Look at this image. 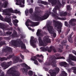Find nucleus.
<instances>
[{
  "mask_svg": "<svg viewBox=\"0 0 76 76\" xmlns=\"http://www.w3.org/2000/svg\"><path fill=\"white\" fill-rule=\"evenodd\" d=\"M8 3L7 1H5L4 2L3 4H2L1 2H0V12H2L4 13H5L6 15H8V16H10L11 14L10 13H14V11L13 10L12 8H10L7 9L6 10H3L1 9V7H6L7 6Z\"/></svg>",
  "mask_w": 76,
  "mask_h": 76,
  "instance_id": "obj_1",
  "label": "nucleus"
},
{
  "mask_svg": "<svg viewBox=\"0 0 76 76\" xmlns=\"http://www.w3.org/2000/svg\"><path fill=\"white\" fill-rule=\"evenodd\" d=\"M48 1L49 3H51L52 6H55L56 4L57 5L55 7V8L53 10V12H52L53 13H56L57 9H59V7L61 6V4H60V1L58 0H48Z\"/></svg>",
  "mask_w": 76,
  "mask_h": 76,
  "instance_id": "obj_2",
  "label": "nucleus"
},
{
  "mask_svg": "<svg viewBox=\"0 0 76 76\" xmlns=\"http://www.w3.org/2000/svg\"><path fill=\"white\" fill-rule=\"evenodd\" d=\"M65 59V58L63 56H60V57H57L56 58V56H54L53 57H52L51 58L50 60V63H46L45 64V65H48L49 66L50 64H51L53 67H56L57 66V65L56 63H57L56 61V60H57V59Z\"/></svg>",
  "mask_w": 76,
  "mask_h": 76,
  "instance_id": "obj_3",
  "label": "nucleus"
},
{
  "mask_svg": "<svg viewBox=\"0 0 76 76\" xmlns=\"http://www.w3.org/2000/svg\"><path fill=\"white\" fill-rule=\"evenodd\" d=\"M11 44L15 47L21 46V48L22 49L26 48V47L25 44L20 41V39H18L17 40H13L11 41Z\"/></svg>",
  "mask_w": 76,
  "mask_h": 76,
  "instance_id": "obj_4",
  "label": "nucleus"
},
{
  "mask_svg": "<svg viewBox=\"0 0 76 76\" xmlns=\"http://www.w3.org/2000/svg\"><path fill=\"white\" fill-rule=\"evenodd\" d=\"M51 11H47L45 12L44 16L42 17L41 15H38L37 17V19L38 20H42L44 19H47L48 18L49 16V15L51 14Z\"/></svg>",
  "mask_w": 76,
  "mask_h": 76,
  "instance_id": "obj_5",
  "label": "nucleus"
},
{
  "mask_svg": "<svg viewBox=\"0 0 76 76\" xmlns=\"http://www.w3.org/2000/svg\"><path fill=\"white\" fill-rule=\"evenodd\" d=\"M71 60L74 61H76V57L74 56H73L72 55H69V58L66 59V61L69 63L70 65H71V66H75V64L71 61Z\"/></svg>",
  "mask_w": 76,
  "mask_h": 76,
  "instance_id": "obj_6",
  "label": "nucleus"
},
{
  "mask_svg": "<svg viewBox=\"0 0 76 76\" xmlns=\"http://www.w3.org/2000/svg\"><path fill=\"white\" fill-rule=\"evenodd\" d=\"M71 60L74 61H76V57L74 56H73L72 55H69V58L66 59V61L69 63L70 65H71V66H75V64L71 61Z\"/></svg>",
  "mask_w": 76,
  "mask_h": 76,
  "instance_id": "obj_7",
  "label": "nucleus"
},
{
  "mask_svg": "<svg viewBox=\"0 0 76 76\" xmlns=\"http://www.w3.org/2000/svg\"><path fill=\"white\" fill-rule=\"evenodd\" d=\"M48 30L50 34H53V37H56V34L54 32V29L53 27L50 24H48L47 26Z\"/></svg>",
  "mask_w": 76,
  "mask_h": 76,
  "instance_id": "obj_8",
  "label": "nucleus"
},
{
  "mask_svg": "<svg viewBox=\"0 0 76 76\" xmlns=\"http://www.w3.org/2000/svg\"><path fill=\"white\" fill-rule=\"evenodd\" d=\"M60 70L58 68H56L53 70H50L49 71V73L50 74L51 76H56V75L57 73L59 72Z\"/></svg>",
  "mask_w": 76,
  "mask_h": 76,
  "instance_id": "obj_9",
  "label": "nucleus"
},
{
  "mask_svg": "<svg viewBox=\"0 0 76 76\" xmlns=\"http://www.w3.org/2000/svg\"><path fill=\"white\" fill-rule=\"evenodd\" d=\"M53 25L55 26V27L57 28L58 29H59V27H61L63 24L61 22L59 21H57L55 20H53Z\"/></svg>",
  "mask_w": 76,
  "mask_h": 76,
  "instance_id": "obj_10",
  "label": "nucleus"
},
{
  "mask_svg": "<svg viewBox=\"0 0 76 76\" xmlns=\"http://www.w3.org/2000/svg\"><path fill=\"white\" fill-rule=\"evenodd\" d=\"M16 1L17 2L15 4L16 5H18L20 6L21 7H23L25 6L24 4H25V1L23 0L22 2V1L21 0H15V1Z\"/></svg>",
  "mask_w": 76,
  "mask_h": 76,
  "instance_id": "obj_11",
  "label": "nucleus"
},
{
  "mask_svg": "<svg viewBox=\"0 0 76 76\" xmlns=\"http://www.w3.org/2000/svg\"><path fill=\"white\" fill-rule=\"evenodd\" d=\"M33 39L34 37H31L30 40L31 45V46H32L33 47H36V45H35V44L36 43V42L38 43V41H37V39H36L35 40H33Z\"/></svg>",
  "mask_w": 76,
  "mask_h": 76,
  "instance_id": "obj_12",
  "label": "nucleus"
},
{
  "mask_svg": "<svg viewBox=\"0 0 76 76\" xmlns=\"http://www.w3.org/2000/svg\"><path fill=\"white\" fill-rule=\"evenodd\" d=\"M12 64V61H10V62H8V66L6 65V62H3L1 64V66L2 67H4V69H6L7 68H8Z\"/></svg>",
  "mask_w": 76,
  "mask_h": 76,
  "instance_id": "obj_13",
  "label": "nucleus"
},
{
  "mask_svg": "<svg viewBox=\"0 0 76 76\" xmlns=\"http://www.w3.org/2000/svg\"><path fill=\"white\" fill-rule=\"evenodd\" d=\"M56 12H56V13H51L52 16L54 18H55V19H60V20H66V18H61L58 17V16H57L58 15L57 14Z\"/></svg>",
  "mask_w": 76,
  "mask_h": 76,
  "instance_id": "obj_14",
  "label": "nucleus"
},
{
  "mask_svg": "<svg viewBox=\"0 0 76 76\" xmlns=\"http://www.w3.org/2000/svg\"><path fill=\"white\" fill-rule=\"evenodd\" d=\"M53 49V48L52 47H50L49 48H48V47H47L46 48L42 47L40 48V49L41 50H42V51H47L48 50V52L49 53H50L51 52V50Z\"/></svg>",
  "mask_w": 76,
  "mask_h": 76,
  "instance_id": "obj_15",
  "label": "nucleus"
},
{
  "mask_svg": "<svg viewBox=\"0 0 76 76\" xmlns=\"http://www.w3.org/2000/svg\"><path fill=\"white\" fill-rule=\"evenodd\" d=\"M43 40L44 43H50L51 42V40L49 38V37L48 36L45 37L43 39Z\"/></svg>",
  "mask_w": 76,
  "mask_h": 76,
  "instance_id": "obj_16",
  "label": "nucleus"
},
{
  "mask_svg": "<svg viewBox=\"0 0 76 76\" xmlns=\"http://www.w3.org/2000/svg\"><path fill=\"white\" fill-rule=\"evenodd\" d=\"M59 64L61 66H63L64 67H69V65L67 64V63L64 61L60 62Z\"/></svg>",
  "mask_w": 76,
  "mask_h": 76,
  "instance_id": "obj_17",
  "label": "nucleus"
},
{
  "mask_svg": "<svg viewBox=\"0 0 76 76\" xmlns=\"http://www.w3.org/2000/svg\"><path fill=\"white\" fill-rule=\"evenodd\" d=\"M39 40V44L40 46H44V42H42V40L41 37H39L38 39Z\"/></svg>",
  "mask_w": 76,
  "mask_h": 76,
  "instance_id": "obj_18",
  "label": "nucleus"
},
{
  "mask_svg": "<svg viewBox=\"0 0 76 76\" xmlns=\"http://www.w3.org/2000/svg\"><path fill=\"white\" fill-rule=\"evenodd\" d=\"M4 20L5 21H6V22H7L9 23V25H10V26H12V25H13V24H12L11 23V22H10V18L8 17H6Z\"/></svg>",
  "mask_w": 76,
  "mask_h": 76,
  "instance_id": "obj_19",
  "label": "nucleus"
},
{
  "mask_svg": "<svg viewBox=\"0 0 76 76\" xmlns=\"http://www.w3.org/2000/svg\"><path fill=\"white\" fill-rule=\"evenodd\" d=\"M19 60V62H22L23 61L22 59H19V58L18 57H16L14 60L13 61V62L14 63H18Z\"/></svg>",
  "mask_w": 76,
  "mask_h": 76,
  "instance_id": "obj_20",
  "label": "nucleus"
},
{
  "mask_svg": "<svg viewBox=\"0 0 76 76\" xmlns=\"http://www.w3.org/2000/svg\"><path fill=\"white\" fill-rule=\"evenodd\" d=\"M20 75V74L19 72L15 71H14L13 73L11 74V76H19Z\"/></svg>",
  "mask_w": 76,
  "mask_h": 76,
  "instance_id": "obj_21",
  "label": "nucleus"
},
{
  "mask_svg": "<svg viewBox=\"0 0 76 76\" xmlns=\"http://www.w3.org/2000/svg\"><path fill=\"white\" fill-rule=\"evenodd\" d=\"M21 66L22 67H25V68L26 69H28L30 70L31 69V67L28 66V65L26 64L25 63H23L21 64Z\"/></svg>",
  "mask_w": 76,
  "mask_h": 76,
  "instance_id": "obj_22",
  "label": "nucleus"
},
{
  "mask_svg": "<svg viewBox=\"0 0 76 76\" xmlns=\"http://www.w3.org/2000/svg\"><path fill=\"white\" fill-rule=\"evenodd\" d=\"M73 34V33H72L71 35L68 37V41L69 42L71 43H72L73 42V40H72V35Z\"/></svg>",
  "mask_w": 76,
  "mask_h": 76,
  "instance_id": "obj_23",
  "label": "nucleus"
},
{
  "mask_svg": "<svg viewBox=\"0 0 76 76\" xmlns=\"http://www.w3.org/2000/svg\"><path fill=\"white\" fill-rule=\"evenodd\" d=\"M37 36H39L40 37L43 35V34L41 33V30L39 29L37 30Z\"/></svg>",
  "mask_w": 76,
  "mask_h": 76,
  "instance_id": "obj_24",
  "label": "nucleus"
},
{
  "mask_svg": "<svg viewBox=\"0 0 76 76\" xmlns=\"http://www.w3.org/2000/svg\"><path fill=\"white\" fill-rule=\"evenodd\" d=\"M0 28L2 29L3 30H6V26H4V24L1 23H0Z\"/></svg>",
  "mask_w": 76,
  "mask_h": 76,
  "instance_id": "obj_25",
  "label": "nucleus"
},
{
  "mask_svg": "<svg viewBox=\"0 0 76 76\" xmlns=\"http://www.w3.org/2000/svg\"><path fill=\"white\" fill-rule=\"evenodd\" d=\"M18 22L19 21H18V20L17 19H15V20H13V23L14 25H15V26H18L17 23H18Z\"/></svg>",
  "mask_w": 76,
  "mask_h": 76,
  "instance_id": "obj_26",
  "label": "nucleus"
},
{
  "mask_svg": "<svg viewBox=\"0 0 76 76\" xmlns=\"http://www.w3.org/2000/svg\"><path fill=\"white\" fill-rule=\"evenodd\" d=\"M36 56H34V58H32L31 60H32L33 61H34V64H35L38 65V61L35 60V59H36Z\"/></svg>",
  "mask_w": 76,
  "mask_h": 76,
  "instance_id": "obj_27",
  "label": "nucleus"
},
{
  "mask_svg": "<svg viewBox=\"0 0 76 76\" xmlns=\"http://www.w3.org/2000/svg\"><path fill=\"white\" fill-rule=\"evenodd\" d=\"M63 49V47L62 46L59 45V48H58V52H62L63 50H62V49Z\"/></svg>",
  "mask_w": 76,
  "mask_h": 76,
  "instance_id": "obj_28",
  "label": "nucleus"
},
{
  "mask_svg": "<svg viewBox=\"0 0 76 76\" xmlns=\"http://www.w3.org/2000/svg\"><path fill=\"white\" fill-rule=\"evenodd\" d=\"M39 25V23L38 22L36 23H33L32 25H30V26H37Z\"/></svg>",
  "mask_w": 76,
  "mask_h": 76,
  "instance_id": "obj_29",
  "label": "nucleus"
},
{
  "mask_svg": "<svg viewBox=\"0 0 76 76\" xmlns=\"http://www.w3.org/2000/svg\"><path fill=\"white\" fill-rule=\"evenodd\" d=\"M67 75V74L66 73L65 71H62L61 72V76H66Z\"/></svg>",
  "mask_w": 76,
  "mask_h": 76,
  "instance_id": "obj_30",
  "label": "nucleus"
},
{
  "mask_svg": "<svg viewBox=\"0 0 76 76\" xmlns=\"http://www.w3.org/2000/svg\"><path fill=\"white\" fill-rule=\"evenodd\" d=\"M21 71H22L23 72H24H24L26 73V75H27V72H28V69H25V68H24L23 69H21Z\"/></svg>",
  "mask_w": 76,
  "mask_h": 76,
  "instance_id": "obj_31",
  "label": "nucleus"
},
{
  "mask_svg": "<svg viewBox=\"0 0 76 76\" xmlns=\"http://www.w3.org/2000/svg\"><path fill=\"white\" fill-rule=\"evenodd\" d=\"M67 41L66 40H63L61 42V44L63 45H64L66 44V43H67Z\"/></svg>",
  "mask_w": 76,
  "mask_h": 76,
  "instance_id": "obj_32",
  "label": "nucleus"
},
{
  "mask_svg": "<svg viewBox=\"0 0 76 76\" xmlns=\"http://www.w3.org/2000/svg\"><path fill=\"white\" fill-rule=\"evenodd\" d=\"M31 20H28L26 23V25L27 26H29V25L28 24V23L29 22H31Z\"/></svg>",
  "mask_w": 76,
  "mask_h": 76,
  "instance_id": "obj_33",
  "label": "nucleus"
},
{
  "mask_svg": "<svg viewBox=\"0 0 76 76\" xmlns=\"http://www.w3.org/2000/svg\"><path fill=\"white\" fill-rule=\"evenodd\" d=\"M75 20H76L75 19H72L71 20H70V21L69 22V24L71 25H72V22H73V21L75 22Z\"/></svg>",
  "mask_w": 76,
  "mask_h": 76,
  "instance_id": "obj_34",
  "label": "nucleus"
},
{
  "mask_svg": "<svg viewBox=\"0 0 76 76\" xmlns=\"http://www.w3.org/2000/svg\"><path fill=\"white\" fill-rule=\"evenodd\" d=\"M65 26H67V27H68L69 28H70V26H71V25H68V23H67V22L66 21L65 22Z\"/></svg>",
  "mask_w": 76,
  "mask_h": 76,
  "instance_id": "obj_35",
  "label": "nucleus"
},
{
  "mask_svg": "<svg viewBox=\"0 0 76 76\" xmlns=\"http://www.w3.org/2000/svg\"><path fill=\"white\" fill-rule=\"evenodd\" d=\"M60 15L61 16H66L67 15V13L66 12H65L63 13H60Z\"/></svg>",
  "mask_w": 76,
  "mask_h": 76,
  "instance_id": "obj_36",
  "label": "nucleus"
},
{
  "mask_svg": "<svg viewBox=\"0 0 76 76\" xmlns=\"http://www.w3.org/2000/svg\"><path fill=\"white\" fill-rule=\"evenodd\" d=\"M28 73L29 76H32L33 75V72L32 71H29Z\"/></svg>",
  "mask_w": 76,
  "mask_h": 76,
  "instance_id": "obj_37",
  "label": "nucleus"
},
{
  "mask_svg": "<svg viewBox=\"0 0 76 76\" xmlns=\"http://www.w3.org/2000/svg\"><path fill=\"white\" fill-rule=\"evenodd\" d=\"M7 59L6 58H1L0 57V61H4V60H6Z\"/></svg>",
  "mask_w": 76,
  "mask_h": 76,
  "instance_id": "obj_38",
  "label": "nucleus"
},
{
  "mask_svg": "<svg viewBox=\"0 0 76 76\" xmlns=\"http://www.w3.org/2000/svg\"><path fill=\"white\" fill-rule=\"evenodd\" d=\"M72 69L74 70V72L75 74H76V67H72Z\"/></svg>",
  "mask_w": 76,
  "mask_h": 76,
  "instance_id": "obj_39",
  "label": "nucleus"
},
{
  "mask_svg": "<svg viewBox=\"0 0 76 76\" xmlns=\"http://www.w3.org/2000/svg\"><path fill=\"white\" fill-rule=\"evenodd\" d=\"M14 55H10L8 57H7V59H10V58H11Z\"/></svg>",
  "mask_w": 76,
  "mask_h": 76,
  "instance_id": "obj_40",
  "label": "nucleus"
},
{
  "mask_svg": "<svg viewBox=\"0 0 76 76\" xmlns=\"http://www.w3.org/2000/svg\"><path fill=\"white\" fill-rule=\"evenodd\" d=\"M14 12L15 13H18L20 15V12L19 11H18L17 10H15L14 11Z\"/></svg>",
  "mask_w": 76,
  "mask_h": 76,
  "instance_id": "obj_41",
  "label": "nucleus"
},
{
  "mask_svg": "<svg viewBox=\"0 0 76 76\" xmlns=\"http://www.w3.org/2000/svg\"><path fill=\"white\" fill-rule=\"evenodd\" d=\"M16 35H17V33H16V32H15V33L12 35V37H16Z\"/></svg>",
  "mask_w": 76,
  "mask_h": 76,
  "instance_id": "obj_42",
  "label": "nucleus"
},
{
  "mask_svg": "<svg viewBox=\"0 0 76 76\" xmlns=\"http://www.w3.org/2000/svg\"><path fill=\"white\" fill-rule=\"evenodd\" d=\"M25 14L26 16L28 15V10H26L25 11Z\"/></svg>",
  "mask_w": 76,
  "mask_h": 76,
  "instance_id": "obj_43",
  "label": "nucleus"
},
{
  "mask_svg": "<svg viewBox=\"0 0 76 76\" xmlns=\"http://www.w3.org/2000/svg\"><path fill=\"white\" fill-rule=\"evenodd\" d=\"M33 12V9H32V8H31L29 10V12L30 13H32V12Z\"/></svg>",
  "mask_w": 76,
  "mask_h": 76,
  "instance_id": "obj_44",
  "label": "nucleus"
},
{
  "mask_svg": "<svg viewBox=\"0 0 76 76\" xmlns=\"http://www.w3.org/2000/svg\"><path fill=\"white\" fill-rule=\"evenodd\" d=\"M37 56L38 57H42V58H44V56H42V55H37Z\"/></svg>",
  "mask_w": 76,
  "mask_h": 76,
  "instance_id": "obj_45",
  "label": "nucleus"
},
{
  "mask_svg": "<svg viewBox=\"0 0 76 76\" xmlns=\"http://www.w3.org/2000/svg\"><path fill=\"white\" fill-rule=\"evenodd\" d=\"M7 50H8V51H12V49L10 48L9 47H7Z\"/></svg>",
  "mask_w": 76,
  "mask_h": 76,
  "instance_id": "obj_46",
  "label": "nucleus"
},
{
  "mask_svg": "<svg viewBox=\"0 0 76 76\" xmlns=\"http://www.w3.org/2000/svg\"><path fill=\"white\" fill-rule=\"evenodd\" d=\"M0 19H1V20H3V21H5V20L4 21L3 20V17L1 15H0Z\"/></svg>",
  "mask_w": 76,
  "mask_h": 76,
  "instance_id": "obj_47",
  "label": "nucleus"
},
{
  "mask_svg": "<svg viewBox=\"0 0 76 76\" xmlns=\"http://www.w3.org/2000/svg\"><path fill=\"white\" fill-rule=\"evenodd\" d=\"M28 29H29V30H31L32 32H34L35 31V30L34 29H32V28H31L30 27H28Z\"/></svg>",
  "mask_w": 76,
  "mask_h": 76,
  "instance_id": "obj_48",
  "label": "nucleus"
},
{
  "mask_svg": "<svg viewBox=\"0 0 76 76\" xmlns=\"http://www.w3.org/2000/svg\"><path fill=\"white\" fill-rule=\"evenodd\" d=\"M38 3H43V1L41 0H39L38 1Z\"/></svg>",
  "mask_w": 76,
  "mask_h": 76,
  "instance_id": "obj_49",
  "label": "nucleus"
},
{
  "mask_svg": "<svg viewBox=\"0 0 76 76\" xmlns=\"http://www.w3.org/2000/svg\"><path fill=\"white\" fill-rule=\"evenodd\" d=\"M20 57H21V58H22V59H24V56H23L22 55V54H20Z\"/></svg>",
  "mask_w": 76,
  "mask_h": 76,
  "instance_id": "obj_50",
  "label": "nucleus"
},
{
  "mask_svg": "<svg viewBox=\"0 0 76 76\" xmlns=\"http://www.w3.org/2000/svg\"><path fill=\"white\" fill-rule=\"evenodd\" d=\"M67 9H68V10H70V5H68L67 6Z\"/></svg>",
  "mask_w": 76,
  "mask_h": 76,
  "instance_id": "obj_51",
  "label": "nucleus"
},
{
  "mask_svg": "<svg viewBox=\"0 0 76 76\" xmlns=\"http://www.w3.org/2000/svg\"><path fill=\"white\" fill-rule=\"evenodd\" d=\"M6 34L7 35H10L12 34V32H7Z\"/></svg>",
  "mask_w": 76,
  "mask_h": 76,
  "instance_id": "obj_52",
  "label": "nucleus"
},
{
  "mask_svg": "<svg viewBox=\"0 0 76 76\" xmlns=\"http://www.w3.org/2000/svg\"><path fill=\"white\" fill-rule=\"evenodd\" d=\"M43 4H45V5H46V4H47L48 3L47 2H45V1H43Z\"/></svg>",
  "mask_w": 76,
  "mask_h": 76,
  "instance_id": "obj_53",
  "label": "nucleus"
},
{
  "mask_svg": "<svg viewBox=\"0 0 76 76\" xmlns=\"http://www.w3.org/2000/svg\"><path fill=\"white\" fill-rule=\"evenodd\" d=\"M4 44H5V43L4 42L3 43V42H0V45H2Z\"/></svg>",
  "mask_w": 76,
  "mask_h": 76,
  "instance_id": "obj_54",
  "label": "nucleus"
},
{
  "mask_svg": "<svg viewBox=\"0 0 76 76\" xmlns=\"http://www.w3.org/2000/svg\"><path fill=\"white\" fill-rule=\"evenodd\" d=\"M38 61H39V62H42V61H43L39 59H37Z\"/></svg>",
  "mask_w": 76,
  "mask_h": 76,
  "instance_id": "obj_55",
  "label": "nucleus"
},
{
  "mask_svg": "<svg viewBox=\"0 0 76 76\" xmlns=\"http://www.w3.org/2000/svg\"><path fill=\"white\" fill-rule=\"evenodd\" d=\"M69 31H70V29H68V30H67V31H66V35H67V34L69 33Z\"/></svg>",
  "mask_w": 76,
  "mask_h": 76,
  "instance_id": "obj_56",
  "label": "nucleus"
},
{
  "mask_svg": "<svg viewBox=\"0 0 76 76\" xmlns=\"http://www.w3.org/2000/svg\"><path fill=\"white\" fill-rule=\"evenodd\" d=\"M53 50L54 52L55 53H56V49H55V48H53Z\"/></svg>",
  "mask_w": 76,
  "mask_h": 76,
  "instance_id": "obj_57",
  "label": "nucleus"
},
{
  "mask_svg": "<svg viewBox=\"0 0 76 76\" xmlns=\"http://www.w3.org/2000/svg\"><path fill=\"white\" fill-rule=\"evenodd\" d=\"M73 29L75 31L76 30V27H74L73 28Z\"/></svg>",
  "mask_w": 76,
  "mask_h": 76,
  "instance_id": "obj_58",
  "label": "nucleus"
},
{
  "mask_svg": "<svg viewBox=\"0 0 76 76\" xmlns=\"http://www.w3.org/2000/svg\"><path fill=\"white\" fill-rule=\"evenodd\" d=\"M2 35V32L1 31H0V35Z\"/></svg>",
  "mask_w": 76,
  "mask_h": 76,
  "instance_id": "obj_59",
  "label": "nucleus"
},
{
  "mask_svg": "<svg viewBox=\"0 0 76 76\" xmlns=\"http://www.w3.org/2000/svg\"><path fill=\"white\" fill-rule=\"evenodd\" d=\"M45 71H48V68H45Z\"/></svg>",
  "mask_w": 76,
  "mask_h": 76,
  "instance_id": "obj_60",
  "label": "nucleus"
},
{
  "mask_svg": "<svg viewBox=\"0 0 76 76\" xmlns=\"http://www.w3.org/2000/svg\"><path fill=\"white\" fill-rule=\"evenodd\" d=\"M38 8H39V7H36L35 8V10H37V9H38Z\"/></svg>",
  "mask_w": 76,
  "mask_h": 76,
  "instance_id": "obj_61",
  "label": "nucleus"
},
{
  "mask_svg": "<svg viewBox=\"0 0 76 76\" xmlns=\"http://www.w3.org/2000/svg\"><path fill=\"white\" fill-rule=\"evenodd\" d=\"M70 3H74V1H71Z\"/></svg>",
  "mask_w": 76,
  "mask_h": 76,
  "instance_id": "obj_62",
  "label": "nucleus"
},
{
  "mask_svg": "<svg viewBox=\"0 0 76 76\" xmlns=\"http://www.w3.org/2000/svg\"><path fill=\"white\" fill-rule=\"evenodd\" d=\"M58 33H60V32H61V30H59L58 31Z\"/></svg>",
  "mask_w": 76,
  "mask_h": 76,
  "instance_id": "obj_63",
  "label": "nucleus"
},
{
  "mask_svg": "<svg viewBox=\"0 0 76 76\" xmlns=\"http://www.w3.org/2000/svg\"><path fill=\"white\" fill-rule=\"evenodd\" d=\"M61 38H64V36H63V35H61Z\"/></svg>",
  "mask_w": 76,
  "mask_h": 76,
  "instance_id": "obj_64",
  "label": "nucleus"
}]
</instances>
